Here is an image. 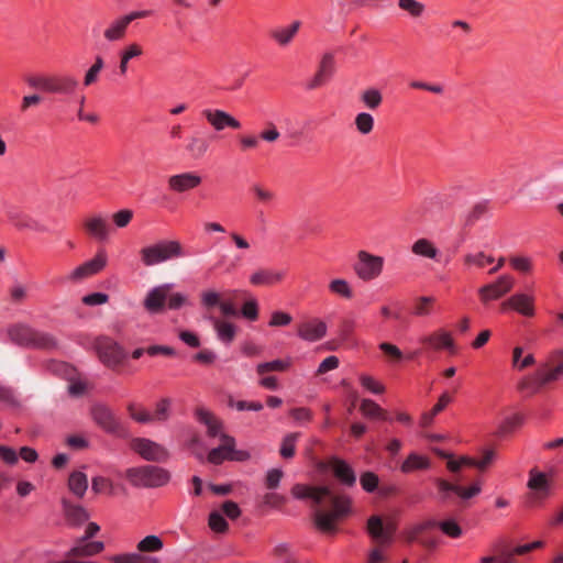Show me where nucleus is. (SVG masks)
Returning <instances> with one entry per match:
<instances>
[{
	"label": "nucleus",
	"mask_w": 563,
	"mask_h": 563,
	"mask_svg": "<svg viewBox=\"0 0 563 563\" xmlns=\"http://www.w3.org/2000/svg\"><path fill=\"white\" fill-rule=\"evenodd\" d=\"M291 495L296 499H310L318 506L325 500L330 501L331 510L317 509L314 511L316 527L322 532L334 531L338 522L350 512V498L334 494L327 486L296 484L291 488Z\"/></svg>",
	"instance_id": "f257e3e1"
},
{
	"label": "nucleus",
	"mask_w": 563,
	"mask_h": 563,
	"mask_svg": "<svg viewBox=\"0 0 563 563\" xmlns=\"http://www.w3.org/2000/svg\"><path fill=\"white\" fill-rule=\"evenodd\" d=\"M185 255V249L178 240H162L140 250L141 262L147 267Z\"/></svg>",
	"instance_id": "f03ea898"
},
{
	"label": "nucleus",
	"mask_w": 563,
	"mask_h": 563,
	"mask_svg": "<svg viewBox=\"0 0 563 563\" xmlns=\"http://www.w3.org/2000/svg\"><path fill=\"white\" fill-rule=\"evenodd\" d=\"M164 542L161 537L150 534L140 540L136 544V552H126L109 556L112 563H162L156 556L147 555L162 551Z\"/></svg>",
	"instance_id": "7ed1b4c3"
},
{
	"label": "nucleus",
	"mask_w": 563,
	"mask_h": 563,
	"mask_svg": "<svg viewBox=\"0 0 563 563\" xmlns=\"http://www.w3.org/2000/svg\"><path fill=\"white\" fill-rule=\"evenodd\" d=\"M124 476L133 486L137 487H161L170 481L168 470L154 465L128 468Z\"/></svg>",
	"instance_id": "20e7f679"
},
{
	"label": "nucleus",
	"mask_w": 563,
	"mask_h": 563,
	"mask_svg": "<svg viewBox=\"0 0 563 563\" xmlns=\"http://www.w3.org/2000/svg\"><path fill=\"white\" fill-rule=\"evenodd\" d=\"M11 342L33 349H52L56 345L55 340L47 333L36 331L25 324H13L7 330Z\"/></svg>",
	"instance_id": "39448f33"
},
{
	"label": "nucleus",
	"mask_w": 563,
	"mask_h": 563,
	"mask_svg": "<svg viewBox=\"0 0 563 563\" xmlns=\"http://www.w3.org/2000/svg\"><path fill=\"white\" fill-rule=\"evenodd\" d=\"M553 477L549 472H542L538 467H532L528 474L527 481V504L530 507L542 505L551 495Z\"/></svg>",
	"instance_id": "423d86ee"
},
{
	"label": "nucleus",
	"mask_w": 563,
	"mask_h": 563,
	"mask_svg": "<svg viewBox=\"0 0 563 563\" xmlns=\"http://www.w3.org/2000/svg\"><path fill=\"white\" fill-rule=\"evenodd\" d=\"M384 265L385 258L383 256L361 250L356 254L353 271L360 280L369 283L377 279L383 274Z\"/></svg>",
	"instance_id": "0eeeda50"
},
{
	"label": "nucleus",
	"mask_w": 563,
	"mask_h": 563,
	"mask_svg": "<svg viewBox=\"0 0 563 563\" xmlns=\"http://www.w3.org/2000/svg\"><path fill=\"white\" fill-rule=\"evenodd\" d=\"M220 445L209 451L207 461L214 465H220L224 461L245 462L251 459V453L246 450L236 449L235 439L231 435H222Z\"/></svg>",
	"instance_id": "6e6552de"
},
{
	"label": "nucleus",
	"mask_w": 563,
	"mask_h": 563,
	"mask_svg": "<svg viewBox=\"0 0 563 563\" xmlns=\"http://www.w3.org/2000/svg\"><path fill=\"white\" fill-rule=\"evenodd\" d=\"M150 15H152L151 10H133L117 16L104 27L102 32L103 38L110 43L122 41L126 36L129 26L133 21L145 19Z\"/></svg>",
	"instance_id": "1a4fd4ad"
},
{
	"label": "nucleus",
	"mask_w": 563,
	"mask_h": 563,
	"mask_svg": "<svg viewBox=\"0 0 563 563\" xmlns=\"http://www.w3.org/2000/svg\"><path fill=\"white\" fill-rule=\"evenodd\" d=\"M109 263V255L104 247H98L95 255L75 267L68 275L67 280L78 283L98 275L106 269Z\"/></svg>",
	"instance_id": "9d476101"
},
{
	"label": "nucleus",
	"mask_w": 563,
	"mask_h": 563,
	"mask_svg": "<svg viewBox=\"0 0 563 563\" xmlns=\"http://www.w3.org/2000/svg\"><path fill=\"white\" fill-rule=\"evenodd\" d=\"M238 294L246 295V291L227 290L221 294L214 289H206L200 294V302L202 307L207 309L219 307L223 316L235 317L238 316V310L233 305L231 297Z\"/></svg>",
	"instance_id": "9b49d317"
},
{
	"label": "nucleus",
	"mask_w": 563,
	"mask_h": 563,
	"mask_svg": "<svg viewBox=\"0 0 563 563\" xmlns=\"http://www.w3.org/2000/svg\"><path fill=\"white\" fill-rule=\"evenodd\" d=\"M104 550L102 541H84L78 538L74 545L67 551L65 558L49 563H102L99 561H81L79 558H91L100 554Z\"/></svg>",
	"instance_id": "f8f14e48"
},
{
	"label": "nucleus",
	"mask_w": 563,
	"mask_h": 563,
	"mask_svg": "<svg viewBox=\"0 0 563 563\" xmlns=\"http://www.w3.org/2000/svg\"><path fill=\"white\" fill-rule=\"evenodd\" d=\"M96 349L99 360L110 368L120 366L126 357L123 347L108 336L98 338Z\"/></svg>",
	"instance_id": "ddd939ff"
},
{
	"label": "nucleus",
	"mask_w": 563,
	"mask_h": 563,
	"mask_svg": "<svg viewBox=\"0 0 563 563\" xmlns=\"http://www.w3.org/2000/svg\"><path fill=\"white\" fill-rule=\"evenodd\" d=\"M131 449L145 461L161 463L169 459V452L164 445L146 438L133 439Z\"/></svg>",
	"instance_id": "4468645a"
},
{
	"label": "nucleus",
	"mask_w": 563,
	"mask_h": 563,
	"mask_svg": "<svg viewBox=\"0 0 563 563\" xmlns=\"http://www.w3.org/2000/svg\"><path fill=\"white\" fill-rule=\"evenodd\" d=\"M201 117L216 132L225 129L240 130L242 128L240 120L222 109L205 108L201 110Z\"/></svg>",
	"instance_id": "2eb2a0df"
},
{
	"label": "nucleus",
	"mask_w": 563,
	"mask_h": 563,
	"mask_svg": "<svg viewBox=\"0 0 563 563\" xmlns=\"http://www.w3.org/2000/svg\"><path fill=\"white\" fill-rule=\"evenodd\" d=\"M82 229L90 239L99 242L107 241L112 231L107 217L100 212L87 216L82 220Z\"/></svg>",
	"instance_id": "dca6fc26"
},
{
	"label": "nucleus",
	"mask_w": 563,
	"mask_h": 563,
	"mask_svg": "<svg viewBox=\"0 0 563 563\" xmlns=\"http://www.w3.org/2000/svg\"><path fill=\"white\" fill-rule=\"evenodd\" d=\"M202 184L198 172H183L167 178V188L174 194H184L197 189Z\"/></svg>",
	"instance_id": "f3484780"
},
{
	"label": "nucleus",
	"mask_w": 563,
	"mask_h": 563,
	"mask_svg": "<svg viewBox=\"0 0 563 563\" xmlns=\"http://www.w3.org/2000/svg\"><path fill=\"white\" fill-rule=\"evenodd\" d=\"M335 73V59L333 54L325 53L321 56L317 71L307 81L306 87L310 90L325 86Z\"/></svg>",
	"instance_id": "a211bd4d"
},
{
	"label": "nucleus",
	"mask_w": 563,
	"mask_h": 563,
	"mask_svg": "<svg viewBox=\"0 0 563 563\" xmlns=\"http://www.w3.org/2000/svg\"><path fill=\"white\" fill-rule=\"evenodd\" d=\"M515 285V279L510 275H501L497 280L487 284L478 289L479 298L483 302L497 300L508 294Z\"/></svg>",
	"instance_id": "6ab92c4d"
},
{
	"label": "nucleus",
	"mask_w": 563,
	"mask_h": 563,
	"mask_svg": "<svg viewBox=\"0 0 563 563\" xmlns=\"http://www.w3.org/2000/svg\"><path fill=\"white\" fill-rule=\"evenodd\" d=\"M501 311L514 310L526 318L536 316L534 297L523 292H517L505 300L500 306Z\"/></svg>",
	"instance_id": "aec40b11"
},
{
	"label": "nucleus",
	"mask_w": 563,
	"mask_h": 563,
	"mask_svg": "<svg viewBox=\"0 0 563 563\" xmlns=\"http://www.w3.org/2000/svg\"><path fill=\"white\" fill-rule=\"evenodd\" d=\"M420 342L428 345V347L433 351L446 350L451 354L456 352V346L451 332L444 329H438L428 335L422 336Z\"/></svg>",
	"instance_id": "412c9836"
},
{
	"label": "nucleus",
	"mask_w": 563,
	"mask_h": 563,
	"mask_svg": "<svg viewBox=\"0 0 563 563\" xmlns=\"http://www.w3.org/2000/svg\"><path fill=\"white\" fill-rule=\"evenodd\" d=\"M327 323L319 318L302 321L297 327V335L307 342H317L327 334Z\"/></svg>",
	"instance_id": "4be33fe9"
},
{
	"label": "nucleus",
	"mask_w": 563,
	"mask_h": 563,
	"mask_svg": "<svg viewBox=\"0 0 563 563\" xmlns=\"http://www.w3.org/2000/svg\"><path fill=\"white\" fill-rule=\"evenodd\" d=\"M7 218L9 222L19 230H31L35 232L45 231V227L40 223V221L18 208H8Z\"/></svg>",
	"instance_id": "5701e85b"
},
{
	"label": "nucleus",
	"mask_w": 563,
	"mask_h": 563,
	"mask_svg": "<svg viewBox=\"0 0 563 563\" xmlns=\"http://www.w3.org/2000/svg\"><path fill=\"white\" fill-rule=\"evenodd\" d=\"M144 55V47L137 42H129L118 52L119 74L125 76L133 59H140Z\"/></svg>",
	"instance_id": "b1692460"
},
{
	"label": "nucleus",
	"mask_w": 563,
	"mask_h": 563,
	"mask_svg": "<svg viewBox=\"0 0 563 563\" xmlns=\"http://www.w3.org/2000/svg\"><path fill=\"white\" fill-rule=\"evenodd\" d=\"M395 528L390 525L384 526L383 520L378 516H372L367 520L368 534L380 544H388L391 542Z\"/></svg>",
	"instance_id": "393cba45"
},
{
	"label": "nucleus",
	"mask_w": 563,
	"mask_h": 563,
	"mask_svg": "<svg viewBox=\"0 0 563 563\" xmlns=\"http://www.w3.org/2000/svg\"><path fill=\"white\" fill-rule=\"evenodd\" d=\"M91 417L93 421L102 428L106 432H117L120 429V424L114 418L113 413L109 408L102 405H95L91 408Z\"/></svg>",
	"instance_id": "a878e982"
},
{
	"label": "nucleus",
	"mask_w": 563,
	"mask_h": 563,
	"mask_svg": "<svg viewBox=\"0 0 563 563\" xmlns=\"http://www.w3.org/2000/svg\"><path fill=\"white\" fill-rule=\"evenodd\" d=\"M286 277V272L280 269H258L250 276V283L254 286L272 287L280 284Z\"/></svg>",
	"instance_id": "bb28decb"
},
{
	"label": "nucleus",
	"mask_w": 563,
	"mask_h": 563,
	"mask_svg": "<svg viewBox=\"0 0 563 563\" xmlns=\"http://www.w3.org/2000/svg\"><path fill=\"white\" fill-rule=\"evenodd\" d=\"M196 417L199 422L207 427L208 437L221 440L222 435H229L223 429L222 421L212 412L201 408L196 411Z\"/></svg>",
	"instance_id": "cd10ccee"
},
{
	"label": "nucleus",
	"mask_w": 563,
	"mask_h": 563,
	"mask_svg": "<svg viewBox=\"0 0 563 563\" xmlns=\"http://www.w3.org/2000/svg\"><path fill=\"white\" fill-rule=\"evenodd\" d=\"M172 288V285L164 284L153 288L144 300V307L152 313L162 311L166 303L167 295Z\"/></svg>",
	"instance_id": "c85d7f7f"
},
{
	"label": "nucleus",
	"mask_w": 563,
	"mask_h": 563,
	"mask_svg": "<svg viewBox=\"0 0 563 563\" xmlns=\"http://www.w3.org/2000/svg\"><path fill=\"white\" fill-rule=\"evenodd\" d=\"M78 88V80L70 75H52L48 93L73 95Z\"/></svg>",
	"instance_id": "c756f323"
},
{
	"label": "nucleus",
	"mask_w": 563,
	"mask_h": 563,
	"mask_svg": "<svg viewBox=\"0 0 563 563\" xmlns=\"http://www.w3.org/2000/svg\"><path fill=\"white\" fill-rule=\"evenodd\" d=\"M300 21H292L289 25L272 30L271 37L279 46L289 45L300 29Z\"/></svg>",
	"instance_id": "7c9ffc66"
},
{
	"label": "nucleus",
	"mask_w": 563,
	"mask_h": 563,
	"mask_svg": "<svg viewBox=\"0 0 563 563\" xmlns=\"http://www.w3.org/2000/svg\"><path fill=\"white\" fill-rule=\"evenodd\" d=\"M209 150V142L208 140L198 134H191L185 144V151L188 154L189 157L194 159H199L203 157Z\"/></svg>",
	"instance_id": "2f4dec72"
},
{
	"label": "nucleus",
	"mask_w": 563,
	"mask_h": 563,
	"mask_svg": "<svg viewBox=\"0 0 563 563\" xmlns=\"http://www.w3.org/2000/svg\"><path fill=\"white\" fill-rule=\"evenodd\" d=\"M330 468L334 476L344 485L353 486L356 477L351 466L342 460H332L330 462Z\"/></svg>",
	"instance_id": "473e14b6"
},
{
	"label": "nucleus",
	"mask_w": 563,
	"mask_h": 563,
	"mask_svg": "<svg viewBox=\"0 0 563 563\" xmlns=\"http://www.w3.org/2000/svg\"><path fill=\"white\" fill-rule=\"evenodd\" d=\"M411 252L420 257L437 261L440 254L439 249L431 240L420 238L411 245Z\"/></svg>",
	"instance_id": "72a5a7b5"
},
{
	"label": "nucleus",
	"mask_w": 563,
	"mask_h": 563,
	"mask_svg": "<svg viewBox=\"0 0 563 563\" xmlns=\"http://www.w3.org/2000/svg\"><path fill=\"white\" fill-rule=\"evenodd\" d=\"M398 9L412 20L422 19L426 14L427 7L419 0H398Z\"/></svg>",
	"instance_id": "f704fd0d"
},
{
	"label": "nucleus",
	"mask_w": 563,
	"mask_h": 563,
	"mask_svg": "<svg viewBox=\"0 0 563 563\" xmlns=\"http://www.w3.org/2000/svg\"><path fill=\"white\" fill-rule=\"evenodd\" d=\"M431 463L428 456L410 453L407 459L402 462L400 466V471L405 474L419 471V470H428Z\"/></svg>",
	"instance_id": "c9c22d12"
},
{
	"label": "nucleus",
	"mask_w": 563,
	"mask_h": 563,
	"mask_svg": "<svg viewBox=\"0 0 563 563\" xmlns=\"http://www.w3.org/2000/svg\"><path fill=\"white\" fill-rule=\"evenodd\" d=\"M213 328L218 339L225 344H230L236 335V327L230 321L214 319Z\"/></svg>",
	"instance_id": "e433bc0d"
},
{
	"label": "nucleus",
	"mask_w": 563,
	"mask_h": 563,
	"mask_svg": "<svg viewBox=\"0 0 563 563\" xmlns=\"http://www.w3.org/2000/svg\"><path fill=\"white\" fill-rule=\"evenodd\" d=\"M360 101L368 110H377L383 103V93L379 89L371 87L360 93Z\"/></svg>",
	"instance_id": "4c0bfd02"
},
{
	"label": "nucleus",
	"mask_w": 563,
	"mask_h": 563,
	"mask_svg": "<svg viewBox=\"0 0 563 563\" xmlns=\"http://www.w3.org/2000/svg\"><path fill=\"white\" fill-rule=\"evenodd\" d=\"M328 289L332 295L345 300H351L354 297L352 285L344 278L331 279L328 285Z\"/></svg>",
	"instance_id": "58836bf2"
},
{
	"label": "nucleus",
	"mask_w": 563,
	"mask_h": 563,
	"mask_svg": "<svg viewBox=\"0 0 563 563\" xmlns=\"http://www.w3.org/2000/svg\"><path fill=\"white\" fill-rule=\"evenodd\" d=\"M65 518L71 527H80L89 519L88 511L81 506H65Z\"/></svg>",
	"instance_id": "ea45409f"
},
{
	"label": "nucleus",
	"mask_w": 563,
	"mask_h": 563,
	"mask_svg": "<svg viewBox=\"0 0 563 563\" xmlns=\"http://www.w3.org/2000/svg\"><path fill=\"white\" fill-rule=\"evenodd\" d=\"M452 401L451 396L448 393H443L438 402L433 406L430 411L423 412L420 418V424L422 427H428L432 423L433 418L439 415L442 410L446 408V406Z\"/></svg>",
	"instance_id": "a19ab883"
},
{
	"label": "nucleus",
	"mask_w": 563,
	"mask_h": 563,
	"mask_svg": "<svg viewBox=\"0 0 563 563\" xmlns=\"http://www.w3.org/2000/svg\"><path fill=\"white\" fill-rule=\"evenodd\" d=\"M435 527V521L424 520L408 526L402 534L407 542H415L427 530Z\"/></svg>",
	"instance_id": "79ce46f5"
},
{
	"label": "nucleus",
	"mask_w": 563,
	"mask_h": 563,
	"mask_svg": "<svg viewBox=\"0 0 563 563\" xmlns=\"http://www.w3.org/2000/svg\"><path fill=\"white\" fill-rule=\"evenodd\" d=\"M68 487L73 494L81 498L88 488V481L86 474H84L82 472L71 473L68 479Z\"/></svg>",
	"instance_id": "37998d69"
},
{
	"label": "nucleus",
	"mask_w": 563,
	"mask_h": 563,
	"mask_svg": "<svg viewBox=\"0 0 563 563\" xmlns=\"http://www.w3.org/2000/svg\"><path fill=\"white\" fill-rule=\"evenodd\" d=\"M291 366V360L290 358H284V360H274L271 362H264L260 363L256 366V372L258 375H264L268 372H286Z\"/></svg>",
	"instance_id": "c03bdc74"
},
{
	"label": "nucleus",
	"mask_w": 563,
	"mask_h": 563,
	"mask_svg": "<svg viewBox=\"0 0 563 563\" xmlns=\"http://www.w3.org/2000/svg\"><path fill=\"white\" fill-rule=\"evenodd\" d=\"M208 526L214 533L224 534L229 530V523L221 510L213 509L208 517Z\"/></svg>",
	"instance_id": "a18cd8bd"
},
{
	"label": "nucleus",
	"mask_w": 563,
	"mask_h": 563,
	"mask_svg": "<svg viewBox=\"0 0 563 563\" xmlns=\"http://www.w3.org/2000/svg\"><path fill=\"white\" fill-rule=\"evenodd\" d=\"M354 125L361 135H368L374 130V117L368 112H360L354 118Z\"/></svg>",
	"instance_id": "49530a36"
},
{
	"label": "nucleus",
	"mask_w": 563,
	"mask_h": 563,
	"mask_svg": "<svg viewBox=\"0 0 563 563\" xmlns=\"http://www.w3.org/2000/svg\"><path fill=\"white\" fill-rule=\"evenodd\" d=\"M300 437V433L292 432L286 434L280 443L279 453L283 459H291L296 452V444Z\"/></svg>",
	"instance_id": "de8ad7c7"
},
{
	"label": "nucleus",
	"mask_w": 563,
	"mask_h": 563,
	"mask_svg": "<svg viewBox=\"0 0 563 563\" xmlns=\"http://www.w3.org/2000/svg\"><path fill=\"white\" fill-rule=\"evenodd\" d=\"M360 411L364 417L373 419H386L385 410L372 399H363Z\"/></svg>",
	"instance_id": "09e8293b"
},
{
	"label": "nucleus",
	"mask_w": 563,
	"mask_h": 563,
	"mask_svg": "<svg viewBox=\"0 0 563 563\" xmlns=\"http://www.w3.org/2000/svg\"><path fill=\"white\" fill-rule=\"evenodd\" d=\"M104 67V62L101 56H96L93 64L86 71L84 77V86L89 87L98 81L99 75Z\"/></svg>",
	"instance_id": "8fccbe9b"
},
{
	"label": "nucleus",
	"mask_w": 563,
	"mask_h": 563,
	"mask_svg": "<svg viewBox=\"0 0 563 563\" xmlns=\"http://www.w3.org/2000/svg\"><path fill=\"white\" fill-rule=\"evenodd\" d=\"M523 349L516 346L512 351V367L518 371H523L534 364V356L529 353L525 357H521Z\"/></svg>",
	"instance_id": "3c124183"
},
{
	"label": "nucleus",
	"mask_w": 563,
	"mask_h": 563,
	"mask_svg": "<svg viewBox=\"0 0 563 563\" xmlns=\"http://www.w3.org/2000/svg\"><path fill=\"white\" fill-rule=\"evenodd\" d=\"M438 527L446 537L457 539L463 534V530L455 519H445L435 522Z\"/></svg>",
	"instance_id": "603ef678"
},
{
	"label": "nucleus",
	"mask_w": 563,
	"mask_h": 563,
	"mask_svg": "<svg viewBox=\"0 0 563 563\" xmlns=\"http://www.w3.org/2000/svg\"><path fill=\"white\" fill-rule=\"evenodd\" d=\"M92 490L97 494L113 496L115 494V486L110 478L98 476L92 478Z\"/></svg>",
	"instance_id": "864d4df0"
},
{
	"label": "nucleus",
	"mask_w": 563,
	"mask_h": 563,
	"mask_svg": "<svg viewBox=\"0 0 563 563\" xmlns=\"http://www.w3.org/2000/svg\"><path fill=\"white\" fill-rule=\"evenodd\" d=\"M494 262V257L492 255L485 254L484 252L470 253L464 256V264L466 266H476L483 268Z\"/></svg>",
	"instance_id": "5fc2aeb1"
},
{
	"label": "nucleus",
	"mask_w": 563,
	"mask_h": 563,
	"mask_svg": "<svg viewBox=\"0 0 563 563\" xmlns=\"http://www.w3.org/2000/svg\"><path fill=\"white\" fill-rule=\"evenodd\" d=\"M542 545H543L542 541H533L531 543L518 545L512 549H503L499 547V553L503 556H509L510 559L515 560L514 559L515 555H523V554L528 553L529 551L541 548Z\"/></svg>",
	"instance_id": "6e6d98bb"
},
{
	"label": "nucleus",
	"mask_w": 563,
	"mask_h": 563,
	"mask_svg": "<svg viewBox=\"0 0 563 563\" xmlns=\"http://www.w3.org/2000/svg\"><path fill=\"white\" fill-rule=\"evenodd\" d=\"M241 316L249 321H256L258 319V302L253 296H249L247 300L241 307Z\"/></svg>",
	"instance_id": "4d7b16f0"
},
{
	"label": "nucleus",
	"mask_w": 563,
	"mask_h": 563,
	"mask_svg": "<svg viewBox=\"0 0 563 563\" xmlns=\"http://www.w3.org/2000/svg\"><path fill=\"white\" fill-rule=\"evenodd\" d=\"M134 217L131 209H120L111 214V221L117 229L126 228Z\"/></svg>",
	"instance_id": "13d9d810"
},
{
	"label": "nucleus",
	"mask_w": 563,
	"mask_h": 563,
	"mask_svg": "<svg viewBox=\"0 0 563 563\" xmlns=\"http://www.w3.org/2000/svg\"><path fill=\"white\" fill-rule=\"evenodd\" d=\"M251 192L253 194L256 201L264 203V205L272 203L276 198V195L273 190H271L262 185H258V184L253 185L251 187Z\"/></svg>",
	"instance_id": "bf43d9fd"
},
{
	"label": "nucleus",
	"mask_w": 563,
	"mask_h": 563,
	"mask_svg": "<svg viewBox=\"0 0 563 563\" xmlns=\"http://www.w3.org/2000/svg\"><path fill=\"white\" fill-rule=\"evenodd\" d=\"M258 135L252 133L240 134L238 136V145L241 152H247L258 148L260 146Z\"/></svg>",
	"instance_id": "052dcab7"
},
{
	"label": "nucleus",
	"mask_w": 563,
	"mask_h": 563,
	"mask_svg": "<svg viewBox=\"0 0 563 563\" xmlns=\"http://www.w3.org/2000/svg\"><path fill=\"white\" fill-rule=\"evenodd\" d=\"M25 82L29 87L42 90L44 92L49 91L51 76L48 75H32L25 78Z\"/></svg>",
	"instance_id": "680f3d73"
},
{
	"label": "nucleus",
	"mask_w": 563,
	"mask_h": 563,
	"mask_svg": "<svg viewBox=\"0 0 563 563\" xmlns=\"http://www.w3.org/2000/svg\"><path fill=\"white\" fill-rule=\"evenodd\" d=\"M360 383L372 394L379 395L385 391V386L373 376L363 374L360 376Z\"/></svg>",
	"instance_id": "e2e57ef3"
},
{
	"label": "nucleus",
	"mask_w": 563,
	"mask_h": 563,
	"mask_svg": "<svg viewBox=\"0 0 563 563\" xmlns=\"http://www.w3.org/2000/svg\"><path fill=\"white\" fill-rule=\"evenodd\" d=\"M258 137L261 141L275 143L280 139V132L275 123L267 122L265 128L260 132Z\"/></svg>",
	"instance_id": "0e129e2a"
},
{
	"label": "nucleus",
	"mask_w": 563,
	"mask_h": 563,
	"mask_svg": "<svg viewBox=\"0 0 563 563\" xmlns=\"http://www.w3.org/2000/svg\"><path fill=\"white\" fill-rule=\"evenodd\" d=\"M129 413L132 419L141 423H147L154 421L152 413L145 410L143 407L139 405H130L128 407Z\"/></svg>",
	"instance_id": "69168bd1"
},
{
	"label": "nucleus",
	"mask_w": 563,
	"mask_h": 563,
	"mask_svg": "<svg viewBox=\"0 0 563 563\" xmlns=\"http://www.w3.org/2000/svg\"><path fill=\"white\" fill-rule=\"evenodd\" d=\"M478 563H515V560L510 559L509 556H503L499 553V545L496 544L489 554L479 559Z\"/></svg>",
	"instance_id": "338daca9"
},
{
	"label": "nucleus",
	"mask_w": 563,
	"mask_h": 563,
	"mask_svg": "<svg viewBox=\"0 0 563 563\" xmlns=\"http://www.w3.org/2000/svg\"><path fill=\"white\" fill-rule=\"evenodd\" d=\"M522 422L521 416L515 413L510 417H507L499 426L498 432L499 434H507L519 427Z\"/></svg>",
	"instance_id": "774afa93"
}]
</instances>
